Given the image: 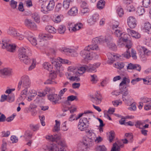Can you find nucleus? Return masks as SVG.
I'll list each match as a JSON object with an SVG mask.
<instances>
[{"label":"nucleus","mask_w":151,"mask_h":151,"mask_svg":"<svg viewBox=\"0 0 151 151\" xmlns=\"http://www.w3.org/2000/svg\"><path fill=\"white\" fill-rule=\"evenodd\" d=\"M31 53V50L27 47H20L18 50V57L20 62L25 64L28 65L31 63V65L29 67L28 70H31L34 69L36 66V61L35 59L31 60L28 56Z\"/></svg>","instance_id":"1"},{"label":"nucleus","mask_w":151,"mask_h":151,"mask_svg":"<svg viewBox=\"0 0 151 151\" xmlns=\"http://www.w3.org/2000/svg\"><path fill=\"white\" fill-rule=\"evenodd\" d=\"M46 138L50 141L55 142L60 146L59 149L56 144H52L49 148V151H66L65 143L60 140V137L58 135H48L46 137Z\"/></svg>","instance_id":"2"},{"label":"nucleus","mask_w":151,"mask_h":151,"mask_svg":"<svg viewBox=\"0 0 151 151\" xmlns=\"http://www.w3.org/2000/svg\"><path fill=\"white\" fill-rule=\"evenodd\" d=\"M30 79L29 77L26 75L23 76L18 83V90L19 91L22 87V90L20 93V95L21 97L23 99H24L26 98L28 89L30 87Z\"/></svg>","instance_id":"3"},{"label":"nucleus","mask_w":151,"mask_h":151,"mask_svg":"<svg viewBox=\"0 0 151 151\" xmlns=\"http://www.w3.org/2000/svg\"><path fill=\"white\" fill-rule=\"evenodd\" d=\"M7 33L9 35L17 39L22 40L24 38V32L20 31H17L16 29L13 27H10L7 30Z\"/></svg>","instance_id":"4"},{"label":"nucleus","mask_w":151,"mask_h":151,"mask_svg":"<svg viewBox=\"0 0 151 151\" xmlns=\"http://www.w3.org/2000/svg\"><path fill=\"white\" fill-rule=\"evenodd\" d=\"M120 91L122 94V99L125 104L129 105L132 103V99L129 94L128 89L126 86L120 88Z\"/></svg>","instance_id":"5"},{"label":"nucleus","mask_w":151,"mask_h":151,"mask_svg":"<svg viewBox=\"0 0 151 151\" xmlns=\"http://www.w3.org/2000/svg\"><path fill=\"white\" fill-rule=\"evenodd\" d=\"M67 78L72 81H79L80 78L77 76L76 70L74 67H70L68 68V71L65 73Z\"/></svg>","instance_id":"6"},{"label":"nucleus","mask_w":151,"mask_h":151,"mask_svg":"<svg viewBox=\"0 0 151 151\" xmlns=\"http://www.w3.org/2000/svg\"><path fill=\"white\" fill-rule=\"evenodd\" d=\"M2 42V47L3 49L12 52H13L15 51L16 47L15 44L11 43L9 40L6 39H3Z\"/></svg>","instance_id":"7"},{"label":"nucleus","mask_w":151,"mask_h":151,"mask_svg":"<svg viewBox=\"0 0 151 151\" xmlns=\"http://www.w3.org/2000/svg\"><path fill=\"white\" fill-rule=\"evenodd\" d=\"M60 58H51L50 61L53 65V67L57 71L60 72L62 70V64L60 61Z\"/></svg>","instance_id":"8"},{"label":"nucleus","mask_w":151,"mask_h":151,"mask_svg":"<svg viewBox=\"0 0 151 151\" xmlns=\"http://www.w3.org/2000/svg\"><path fill=\"white\" fill-rule=\"evenodd\" d=\"M89 124L87 118L83 117L81 118L78 125V127L80 130L83 131L86 130L88 127Z\"/></svg>","instance_id":"9"},{"label":"nucleus","mask_w":151,"mask_h":151,"mask_svg":"<svg viewBox=\"0 0 151 151\" xmlns=\"http://www.w3.org/2000/svg\"><path fill=\"white\" fill-rule=\"evenodd\" d=\"M52 36L50 34H40L39 35V39L41 41L37 43V47H39V46H43L45 45V40H47V39H50L52 38Z\"/></svg>","instance_id":"10"},{"label":"nucleus","mask_w":151,"mask_h":151,"mask_svg":"<svg viewBox=\"0 0 151 151\" xmlns=\"http://www.w3.org/2000/svg\"><path fill=\"white\" fill-rule=\"evenodd\" d=\"M89 97L91 101L96 104H100L102 99L101 95L97 92L94 95H90Z\"/></svg>","instance_id":"11"},{"label":"nucleus","mask_w":151,"mask_h":151,"mask_svg":"<svg viewBox=\"0 0 151 151\" xmlns=\"http://www.w3.org/2000/svg\"><path fill=\"white\" fill-rule=\"evenodd\" d=\"M91 52L87 46L84 49L82 50L80 52V55L83 58L88 60L92 59V56H91Z\"/></svg>","instance_id":"12"},{"label":"nucleus","mask_w":151,"mask_h":151,"mask_svg":"<svg viewBox=\"0 0 151 151\" xmlns=\"http://www.w3.org/2000/svg\"><path fill=\"white\" fill-rule=\"evenodd\" d=\"M24 37H26L32 45L36 46L37 45L36 38L34 37L33 35L31 32L28 31L26 32H24Z\"/></svg>","instance_id":"13"},{"label":"nucleus","mask_w":151,"mask_h":151,"mask_svg":"<svg viewBox=\"0 0 151 151\" xmlns=\"http://www.w3.org/2000/svg\"><path fill=\"white\" fill-rule=\"evenodd\" d=\"M99 18V14L97 13H95L88 18L87 22L90 25H93L98 20Z\"/></svg>","instance_id":"14"},{"label":"nucleus","mask_w":151,"mask_h":151,"mask_svg":"<svg viewBox=\"0 0 151 151\" xmlns=\"http://www.w3.org/2000/svg\"><path fill=\"white\" fill-rule=\"evenodd\" d=\"M24 25L27 27L33 30L37 29V25L31 19L26 18L24 20Z\"/></svg>","instance_id":"15"},{"label":"nucleus","mask_w":151,"mask_h":151,"mask_svg":"<svg viewBox=\"0 0 151 151\" xmlns=\"http://www.w3.org/2000/svg\"><path fill=\"white\" fill-rule=\"evenodd\" d=\"M137 48L140 56L142 58H145V56H148L150 54V52L143 47L139 46Z\"/></svg>","instance_id":"16"},{"label":"nucleus","mask_w":151,"mask_h":151,"mask_svg":"<svg viewBox=\"0 0 151 151\" xmlns=\"http://www.w3.org/2000/svg\"><path fill=\"white\" fill-rule=\"evenodd\" d=\"M12 69L9 68H5L0 70V76L2 77L9 76L12 75Z\"/></svg>","instance_id":"17"},{"label":"nucleus","mask_w":151,"mask_h":151,"mask_svg":"<svg viewBox=\"0 0 151 151\" xmlns=\"http://www.w3.org/2000/svg\"><path fill=\"white\" fill-rule=\"evenodd\" d=\"M128 25L130 28H134L137 25L136 20L133 16H130L127 19Z\"/></svg>","instance_id":"18"},{"label":"nucleus","mask_w":151,"mask_h":151,"mask_svg":"<svg viewBox=\"0 0 151 151\" xmlns=\"http://www.w3.org/2000/svg\"><path fill=\"white\" fill-rule=\"evenodd\" d=\"M100 65L99 63L89 65L87 66V71L89 72H96L97 71L96 69L99 67Z\"/></svg>","instance_id":"19"},{"label":"nucleus","mask_w":151,"mask_h":151,"mask_svg":"<svg viewBox=\"0 0 151 151\" xmlns=\"http://www.w3.org/2000/svg\"><path fill=\"white\" fill-rule=\"evenodd\" d=\"M127 30L129 36L134 38L138 39L141 37V35L139 33L133 30L128 28Z\"/></svg>","instance_id":"20"},{"label":"nucleus","mask_w":151,"mask_h":151,"mask_svg":"<svg viewBox=\"0 0 151 151\" xmlns=\"http://www.w3.org/2000/svg\"><path fill=\"white\" fill-rule=\"evenodd\" d=\"M77 49L73 47H64L60 49V51L66 54L69 53H76Z\"/></svg>","instance_id":"21"},{"label":"nucleus","mask_w":151,"mask_h":151,"mask_svg":"<svg viewBox=\"0 0 151 151\" xmlns=\"http://www.w3.org/2000/svg\"><path fill=\"white\" fill-rule=\"evenodd\" d=\"M55 91V89L53 87L46 88L43 92H39L38 96L40 97L44 96L48 93H54Z\"/></svg>","instance_id":"22"},{"label":"nucleus","mask_w":151,"mask_h":151,"mask_svg":"<svg viewBox=\"0 0 151 151\" xmlns=\"http://www.w3.org/2000/svg\"><path fill=\"white\" fill-rule=\"evenodd\" d=\"M105 37L101 36L93 38L92 40V43L102 44L105 42Z\"/></svg>","instance_id":"23"},{"label":"nucleus","mask_w":151,"mask_h":151,"mask_svg":"<svg viewBox=\"0 0 151 151\" xmlns=\"http://www.w3.org/2000/svg\"><path fill=\"white\" fill-rule=\"evenodd\" d=\"M48 98L50 101L55 103L61 99L60 96L55 93L49 94L48 96Z\"/></svg>","instance_id":"24"},{"label":"nucleus","mask_w":151,"mask_h":151,"mask_svg":"<svg viewBox=\"0 0 151 151\" xmlns=\"http://www.w3.org/2000/svg\"><path fill=\"white\" fill-rule=\"evenodd\" d=\"M107 56L109 59L108 62L109 63H112L118 58V57L114 53L109 52L107 54Z\"/></svg>","instance_id":"25"},{"label":"nucleus","mask_w":151,"mask_h":151,"mask_svg":"<svg viewBox=\"0 0 151 151\" xmlns=\"http://www.w3.org/2000/svg\"><path fill=\"white\" fill-rule=\"evenodd\" d=\"M83 143L87 148H89L93 145V142L87 137H85L83 139Z\"/></svg>","instance_id":"26"},{"label":"nucleus","mask_w":151,"mask_h":151,"mask_svg":"<svg viewBox=\"0 0 151 151\" xmlns=\"http://www.w3.org/2000/svg\"><path fill=\"white\" fill-rule=\"evenodd\" d=\"M86 68L87 66H84L78 67V71H76L77 76L78 77L81 75H82L84 73L86 70L87 71Z\"/></svg>","instance_id":"27"},{"label":"nucleus","mask_w":151,"mask_h":151,"mask_svg":"<svg viewBox=\"0 0 151 151\" xmlns=\"http://www.w3.org/2000/svg\"><path fill=\"white\" fill-rule=\"evenodd\" d=\"M142 29L145 32H147L148 34L151 33V26L148 22H146L144 24V27Z\"/></svg>","instance_id":"28"},{"label":"nucleus","mask_w":151,"mask_h":151,"mask_svg":"<svg viewBox=\"0 0 151 151\" xmlns=\"http://www.w3.org/2000/svg\"><path fill=\"white\" fill-rule=\"evenodd\" d=\"M74 1V0H64L63 6V8L67 10L69 7L70 5Z\"/></svg>","instance_id":"29"},{"label":"nucleus","mask_w":151,"mask_h":151,"mask_svg":"<svg viewBox=\"0 0 151 151\" xmlns=\"http://www.w3.org/2000/svg\"><path fill=\"white\" fill-rule=\"evenodd\" d=\"M88 137L91 141L94 142L95 139L96 138V135L93 130H89L88 132Z\"/></svg>","instance_id":"30"},{"label":"nucleus","mask_w":151,"mask_h":151,"mask_svg":"<svg viewBox=\"0 0 151 151\" xmlns=\"http://www.w3.org/2000/svg\"><path fill=\"white\" fill-rule=\"evenodd\" d=\"M78 13V9L75 7L72 8L68 12V14L70 16L76 15Z\"/></svg>","instance_id":"31"},{"label":"nucleus","mask_w":151,"mask_h":151,"mask_svg":"<svg viewBox=\"0 0 151 151\" xmlns=\"http://www.w3.org/2000/svg\"><path fill=\"white\" fill-rule=\"evenodd\" d=\"M32 17L34 21L37 23H39L40 22V17L39 14L37 12H35L32 15Z\"/></svg>","instance_id":"32"},{"label":"nucleus","mask_w":151,"mask_h":151,"mask_svg":"<svg viewBox=\"0 0 151 151\" xmlns=\"http://www.w3.org/2000/svg\"><path fill=\"white\" fill-rule=\"evenodd\" d=\"M107 45L109 49L115 51L117 49V47L115 43L112 42H109L107 43Z\"/></svg>","instance_id":"33"},{"label":"nucleus","mask_w":151,"mask_h":151,"mask_svg":"<svg viewBox=\"0 0 151 151\" xmlns=\"http://www.w3.org/2000/svg\"><path fill=\"white\" fill-rule=\"evenodd\" d=\"M105 2L104 0H100L97 3V7L99 9H102L105 6Z\"/></svg>","instance_id":"34"},{"label":"nucleus","mask_w":151,"mask_h":151,"mask_svg":"<svg viewBox=\"0 0 151 151\" xmlns=\"http://www.w3.org/2000/svg\"><path fill=\"white\" fill-rule=\"evenodd\" d=\"M7 98L9 99V102L13 101L14 99V97H13L10 98L9 97V96H8L7 98V96L6 95H4L1 96L0 101L1 102H4L6 100Z\"/></svg>","instance_id":"35"},{"label":"nucleus","mask_w":151,"mask_h":151,"mask_svg":"<svg viewBox=\"0 0 151 151\" xmlns=\"http://www.w3.org/2000/svg\"><path fill=\"white\" fill-rule=\"evenodd\" d=\"M91 45H88L87 46L89 50H99V47L98 45L95 43H92Z\"/></svg>","instance_id":"36"},{"label":"nucleus","mask_w":151,"mask_h":151,"mask_svg":"<svg viewBox=\"0 0 151 151\" xmlns=\"http://www.w3.org/2000/svg\"><path fill=\"white\" fill-rule=\"evenodd\" d=\"M66 28L65 27L64 25H59L57 29L58 32L61 34H63L66 30Z\"/></svg>","instance_id":"37"},{"label":"nucleus","mask_w":151,"mask_h":151,"mask_svg":"<svg viewBox=\"0 0 151 151\" xmlns=\"http://www.w3.org/2000/svg\"><path fill=\"white\" fill-rule=\"evenodd\" d=\"M55 3L53 1L50 0L47 6V9L48 11L52 10L55 6Z\"/></svg>","instance_id":"38"},{"label":"nucleus","mask_w":151,"mask_h":151,"mask_svg":"<svg viewBox=\"0 0 151 151\" xmlns=\"http://www.w3.org/2000/svg\"><path fill=\"white\" fill-rule=\"evenodd\" d=\"M145 124V122L144 121H137L135 122V126L137 128L142 129Z\"/></svg>","instance_id":"39"},{"label":"nucleus","mask_w":151,"mask_h":151,"mask_svg":"<svg viewBox=\"0 0 151 151\" xmlns=\"http://www.w3.org/2000/svg\"><path fill=\"white\" fill-rule=\"evenodd\" d=\"M45 29L49 32L54 33L56 32V30L55 28L51 26H47L46 27Z\"/></svg>","instance_id":"40"},{"label":"nucleus","mask_w":151,"mask_h":151,"mask_svg":"<svg viewBox=\"0 0 151 151\" xmlns=\"http://www.w3.org/2000/svg\"><path fill=\"white\" fill-rule=\"evenodd\" d=\"M37 95L38 96V93L37 94L36 91L34 90H30L29 91H27V94L26 95V97L28 95H30L31 97H34L35 96H36Z\"/></svg>","instance_id":"41"},{"label":"nucleus","mask_w":151,"mask_h":151,"mask_svg":"<svg viewBox=\"0 0 151 151\" xmlns=\"http://www.w3.org/2000/svg\"><path fill=\"white\" fill-rule=\"evenodd\" d=\"M130 82V80L128 77H124L123 79L122 82L120 83V88H122L123 86H123V85L127 83H129Z\"/></svg>","instance_id":"42"},{"label":"nucleus","mask_w":151,"mask_h":151,"mask_svg":"<svg viewBox=\"0 0 151 151\" xmlns=\"http://www.w3.org/2000/svg\"><path fill=\"white\" fill-rule=\"evenodd\" d=\"M145 12V9L142 6L138 7L137 8L136 13L139 15H142Z\"/></svg>","instance_id":"43"},{"label":"nucleus","mask_w":151,"mask_h":151,"mask_svg":"<svg viewBox=\"0 0 151 151\" xmlns=\"http://www.w3.org/2000/svg\"><path fill=\"white\" fill-rule=\"evenodd\" d=\"M69 31L70 32H75L77 31L76 28L75 24L73 23H69L68 27Z\"/></svg>","instance_id":"44"},{"label":"nucleus","mask_w":151,"mask_h":151,"mask_svg":"<svg viewBox=\"0 0 151 151\" xmlns=\"http://www.w3.org/2000/svg\"><path fill=\"white\" fill-rule=\"evenodd\" d=\"M30 129L33 131L36 132L39 130L40 128V125L39 124H30L29 125Z\"/></svg>","instance_id":"45"},{"label":"nucleus","mask_w":151,"mask_h":151,"mask_svg":"<svg viewBox=\"0 0 151 151\" xmlns=\"http://www.w3.org/2000/svg\"><path fill=\"white\" fill-rule=\"evenodd\" d=\"M128 34H127L123 32L119 37V39H121L122 40H123V41L127 42L128 41Z\"/></svg>","instance_id":"46"},{"label":"nucleus","mask_w":151,"mask_h":151,"mask_svg":"<svg viewBox=\"0 0 151 151\" xmlns=\"http://www.w3.org/2000/svg\"><path fill=\"white\" fill-rule=\"evenodd\" d=\"M43 66L45 69L49 71H51L52 68L51 65L48 62H45L43 64Z\"/></svg>","instance_id":"47"},{"label":"nucleus","mask_w":151,"mask_h":151,"mask_svg":"<svg viewBox=\"0 0 151 151\" xmlns=\"http://www.w3.org/2000/svg\"><path fill=\"white\" fill-rule=\"evenodd\" d=\"M129 107L128 108V109L131 111H134L137 109L136 104L135 102H133L129 105Z\"/></svg>","instance_id":"48"},{"label":"nucleus","mask_w":151,"mask_h":151,"mask_svg":"<svg viewBox=\"0 0 151 151\" xmlns=\"http://www.w3.org/2000/svg\"><path fill=\"white\" fill-rule=\"evenodd\" d=\"M92 114V112L90 111H86L84 112V113L82 114H78L77 116H76V120H77L81 117L83 115H86V114Z\"/></svg>","instance_id":"49"},{"label":"nucleus","mask_w":151,"mask_h":151,"mask_svg":"<svg viewBox=\"0 0 151 151\" xmlns=\"http://www.w3.org/2000/svg\"><path fill=\"white\" fill-rule=\"evenodd\" d=\"M32 136V133L30 130H27L26 131L24 136V137L26 139H29L31 138Z\"/></svg>","instance_id":"50"},{"label":"nucleus","mask_w":151,"mask_h":151,"mask_svg":"<svg viewBox=\"0 0 151 151\" xmlns=\"http://www.w3.org/2000/svg\"><path fill=\"white\" fill-rule=\"evenodd\" d=\"M113 31L114 35L118 37H119L123 33L120 29H116Z\"/></svg>","instance_id":"51"},{"label":"nucleus","mask_w":151,"mask_h":151,"mask_svg":"<svg viewBox=\"0 0 151 151\" xmlns=\"http://www.w3.org/2000/svg\"><path fill=\"white\" fill-rule=\"evenodd\" d=\"M55 124L54 127V130L55 131H58L60 130V122L57 120L55 121Z\"/></svg>","instance_id":"52"},{"label":"nucleus","mask_w":151,"mask_h":151,"mask_svg":"<svg viewBox=\"0 0 151 151\" xmlns=\"http://www.w3.org/2000/svg\"><path fill=\"white\" fill-rule=\"evenodd\" d=\"M96 151H107V149L104 145L97 146L96 148Z\"/></svg>","instance_id":"53"},{"label":"nucleus","mask_w":151,"mask_h":151,"mask_svg":"<svg viewBox=\"0 0 151 151\" xmlns=\"http://www.w3.org/2000/svg\"><path fill=\"white\" fill-rule=\"evenodd\" d=\"M115 133L113 131H111L109 132L108 135V139L110 142H112L114 138Z\"/></svg>","instance_id":"54"},{"label":"nucleus","mask_w":151,"mask_h":151,"mask_svg":"<svg viewBox=\"0 0 151 151\" xmlns=\"http://www.w3.org/2000/svg\"><path fill=\"white\" fill-rule=\"evenodd\" d=\"M124 64L122 62H117L114 65V66L119 69H121L124 67Z\"/></svg>","instance_id":"55"},{"label":"nucleus","mask_w":151,"mask_h":151,"mask_svg":"<svg viewBox=\"0 0 151 151\" xmlns=\"http://www.w3.org/2000/svg\"><path fill=\"white\" fill-rule=\"evenodd\" d=\"M91 81L93 83H96L98 81L97 76L95 74L91 75Z\"/></svg>","instance_id":"56"},{"label":"nucleus","mask_w":151,"mask_h":151,"mask_svg":"<svg viewBox=\"0 0 151 151\" xmlns=\"http://www.w3.org/2000/svg\"><path fill=\"white\" fill-rule=\"evenodd\" d=\"M17 2L14 0H11L10 2V5L11 8L15 9L16 8Z\"/></svg>","instance_id":"57"},{"label":"nucleus","mask_w":151,"mask_h":151,"mask_svg":"<svg viewBox=\"0 0 151 151\" xmlns=\"http://www.w3.org/2000/svg\"><path fill=\"white\" fill-rule=\"evenodd\" d=\"M117 12L119 17H122L124 14L123 9L121 7H118L117 9Z\"/></svg>","instance_id":"58"},{"label":"nucleus","mask_w":151,"mask_h":151,"mask_svg":"<svg viewBox=\"0 0 151 151\" xmlns=\"http://www.w3.org/2000/svg\"><path fill=\"white\" fill-rule=\"evenodd\" d=\"M120 148L117 145L116 143H114L110 151H120Z\"/></svg>","instance_id":"59"},{"label":"nucleus","mask_w":151,"mask_h":151,"mask_svg":"<svg viewBox=\"0 0 151 151\" xmlns=\"http://www.w3.org/2000/svg\"><path fill=\"white\" fill-rule=\"evenodd\" d=\"M150 0H143L142 2V5L145 7H149L150 4Z\"/></svg>","instance_id":"60"},{"label":"nucleus","mask_w":151,"mask_h":151,"mask_svg":"<svg viewBox=\"0 0 151 151\" xmlns=\"http://www.w3.org/2000/svg\"><path fill=\"white\" fill-rule=\"evenodd\" d=\"M140 99L142 103H147L150 101L151 102V99H149L145 96L141 97Z\"/></svg>","instance_id":"61"},{"label":"nucleus","mask_w":151,"mask_h":151,"mask_svg":"<svg viewBox=\"0 0 151 151\" xmlns=\"http://www.w3.org/2000/svg\"><path fill=\"white\" fill-rule=\"evenodd\" d=\"M122 56L126 58H129L131 56L129 50H127L125 52L122 54Z\"/></svg>","instance_id":"62"},{"label":"nucleus","mask_w":151,"mask_h":151,"mask_svg":"<svg viewBox=\"0 0 151 151\" xmlns=\"http://www.w3.org/2000/svg\"><path fill=\"white\" fill-rule=\"evenodd\" d=\"M125 42L123 41V40H122L121 39L119 38L118 40L117 44V46L119 47H122L124 45V43Z\"/></svg>","instance_id":"63"},{"label":"nucleus","mask_w":151,"mask_h":151,"mask_svg":"<svg viewBox=\"0 0 151 151\" xmlns=\"http://www.w3.org/2000/svg\"><path fill=\"white\" fill-rule=\"evenodd\" d=\"M63 17L62 15H60L58 16L55 18L53 19V21L56 23H58L61 21V17Z\"/></svg>","instance_id":"64"}]
</instances>
